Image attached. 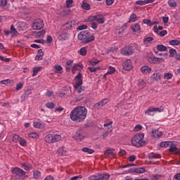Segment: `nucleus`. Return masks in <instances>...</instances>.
Masks as SVG:
<instances>
[{"mask_svg":"<svg viewBox=\"0 0 180 180\" xmlns=\"http://www.w3.org/2000/svg\"><path fill=\"white\" fill-rule=\"evenodd\" d=\"M103 106V105H102L101 101H100V102H98V103H96V104L94 105L95 109H99L100 108H102Z\"/></svg>","mask_w":180,"mask_h":180,"instance_id":"60","label":"nucleus"},{"mask_svg":"<svg viewBox=\"0 0 180 180\" xmlns=\"http://www.w3.org/2000/svg\"><path fill=\"white\" fill-rule=\"evenodd\" d=\"M82 151L84 153H87L88 154H94V153H95V150H94V149H91L87 147L83 148Z\"/></svg>","mask_w":180,"mask_h":180,"instance_id":"32","label":"nucleus"},{"mask_svg":"<svg viewBox=\"0 0 180 180\" xmlns=\"http://www.w3.org/2000/svg\"><path fill=\"white\" fill-rule=\"evenodd\" d=\"M23 88V83H19L16 86V91H20Z\"/></svg>","mask_w":180,"mask_h":180,"instance_id":"62","label":"nucleus"},{"mask_svg":"<svg viewBox=\"0 0 180 180\" xmlns=\"http://www.w3.org/2000/svg\"><path fill=\"white\" fill-rule=\"evenodd\" d=\"M74 63L73 60H69L66 62V72H70V71H71V68H72V63Z\"/></svg>","mask_w":180,"mask_h":180,"instance_id":"21","label":"nucleus"},{"mask_svg":"<svg viewBox=\"0 0 180 180\" xmlns=\"http://www.w3.org/2000/svg\"><path fill=\"white\" fill-rule=\"evenodd\" d=\"M87 70H90V72H96V71H99V68L89 67Z\"/></svg>","mask_w":180,"mask_h":180,"instance_id":"56","label":"nucleus"},{"mask_svg":"<svg viewBox=\"0 0 180 180\" xmlns=\"http://www.w3.org/2000/svg\"><path fill=\"white\" fill-rule=\"evenodd\" d=\"M146 169L144 167L135 168V174H144Z\"/></svg>","mask_w":180,"mask_h":180,"instance_id":"34","label":"nucleus"},{"mask_svg":"<svg viewBox=\"0 0 180 180\" xmlns=\"http://www.w3.org/2000/svg\"><path fill=\"white\" fill-rule=\"evenodd\" d=\"M58 154L59 155H65V154H67V150H65V149H64V148H60L58 151H57Z\"/></svg>","mask_w":180,"mask_h":180,"instance_id":"33","label":"nucleus"},{"mask_svg":"<svg viewBox=\"0 0 180 180\" xmlns=\"http://www.w3.org/2000/svg\"><path fill=\"white\" fill-rule=\"evenodd\" d=\"M169 150L170 151V153H174V154H178V153H179L178 148L172 144L169 146Z\"/></svg>","mask_w":180,"mask_h":180,"instance_id":"23","label":"nucleus"},{"mask_svg":"<svg viewBox=\"0 0 180 180\" xmlns=\"http://www.w3.org/2000/svg\"><path fill=\"white\" fill-rule=\"evenodd\" d=\"M10 32L13 34V36H18V31L16 30V28H15V26L11 25Z\"/></svg>","mask_w":180,"mask_h":180,"instance_id":"41","label":"nucleus"},{"mask_svg":"<svg viewBox=\"0 0 180 180\" xmlns=\"http://www.w3.org/2000/svg\"><path fill=\"white\" fill-rule=\"evenodd\" d=\"M12 174L15 175L18 178V179L25 180L29 178V175L26 174V172L19 167H15L11 169Z\"/></svg>","mask_w":180,"mask_h":180,"instance_id":"3","label":"nucleus"},{"mask_svg":"<svg viewBox=\"0 0 180 180\" xmlns=\"http://www.w3.org/2000/svg\"><path fill=\"white\" fill-rule=\"evenodd\" d=\"M136 5H141V6H143V5H147V0H139V1H136Z\"/></svg>","mask_w":180,"mask_h":180,"instance_id":"48","label":"nucleus"},{"mask_svg":"<svg viewBox=\"0 0 180 180\" xmlns=\"http://www.w3.org/2000/svg\"><path fill=\"white\" fill-rule=\"evenodd\" d=\"M153 40H154V38L147 37L144 39L143 43H144V44H149L150 43H151L153 41Z\"/></svg>","mask_w":180,"mask_h":180,"instance_id":"46","label":"nucleus"},{"mask_svg":"<svg viewBox=\"0 0 180 180\" xmlns=\"http://www.w3.org/2000/svg\"><path fill=\"white\" fill-rule=\"evenodd\" d=\"M44 27V21L41 18H38L34 20L32 23V29L34 30H40Z\"/></svg>","mask_w":180,"mask_h":180,"instance_id":"4","label":"nucleus"},{"mask_svg":"<svg viewBox=\"0 0 180 180\" xmlns=\"http://www.w3.org/2000/svg\"><path fill=\"white\" fill-rule=\"evenodd\" d=\"M176 1L178 0H169L168 5L170 8H175L176 6Z\"/></svg>","mask_w":180,"mask_h":180,"instance_id":"37","label":"nucleus"},{"mask_svg":"<svg viewBox=\"0 0 180 180\" xmlns=\"http://www.w3.org/2000/svg\"><path fill=\"white\" fill-rule=\"evenodd\" d=\"M46 33V31L42 30L39 32H38L36 34L37 37H42V36Z\"/></svg>","mask_w":180,"mask_h":180,"instance_id":"54","label":"nucleus"},{"mask_svg":"<svg viewBox=\"0 0 180 180\" xmlns=\"http://www.w3.org/2000/svg\"><path fill=\"white\" fill-rule=\"evenodd\" d=\"M95 40V37L94 35H91L90 37H88L85 41H84V44H88V43H91V41H94Z\"/></svg>","mask_w":180,"mask_h":180,"instance_id":"29","label":"nucleus"},{"mask_svg":"<svg viewBox=\"0 0 180 180\" xmlns=\"http://www.w3.org/2000/svg\"><path fill=\"white\" fill-rule=\"evenodd\" d=\"M148 60L150 64H160V63H164L163 58H158L154 56H150L148 57Z\"/></svg>","mask_w":180,"mask_h":180,"instance_id":"6","label":"nucleus"},{"mask_svg":"<svg viewBox=\"0 0 180 180\" xmlns=\"http://www.w3.org/2000/svg\"><path fill=\"white\" fill-rule=\"evenodd\" d=\"M148 158H150V160H153L154 158H161V155L158 153H151L148 155Z\"/></svg>","mask_w":180,"mask_h":180,"instance_id":"28","label":"nucleus"},{"mask_svg":"<svg viewBox=\"0 0 180 180\" xmlns=\"http://www.w3.org/2000/svg\"><path fill=\"white\" fill-rule=\"evenodd\" d=\"M62 137L60 134H53V143H58L61 140Z\"/></svg>","mask_w":180,"mask_h":180,"instance_id":"25","label":"nucleus"},{"mask_svg":"<svg viewBox=\"0 0 180 180\" xmlns=\"http://www.w3.org/2000/svg\"><path fill=\"white\" fill-rule=\"evenodd\" d=\"M22 168H23L25 171H31V169H33V166L29 163H22L21 164Z\"/></svg>","mask_w":180,"mask_h":180,"instance_id":"20","label":"nucleus"},{"mask_svg":"<svg viewBox=\"0 0 180 180\" xmlns=\"http://www.w3.org/2000/svg\"><path fill=\"white\" fill-rule=\"evenodd\" d=\"M82 8L84 10V11H90L91 9V5H89V4L85 2V1H84L82 4Z\"/></svg>","mask_w":180,"mask_h":180,"instance_id":"27","label":"nucleus"},{"mask_svg":"<svg viewBox=\"0 0 180 180\" xmlns=\"http://www.w3.org/2000/svg\"><path fill=\"white\" fill-rule=\"evenodd\" d=\"M74 23L72 22V21H69L62 26V30L63 32H67V30L72 29Z\"/></svg>","mask_w":180,"mask_h":180,"instance_id":"13","label":"nucleus"},{"mask_svg":"<svg viewBox=\"0 0 180 180\" xmlns=\"http://www.w3.org/2000/svg\"><path fill=\"white\" fill-rule=\"evenodd\" d=\"M171 144H172V143L170 142V141L161 142L160 143V147H162V148L169 147L171 146Z\"/></svg>","mask_w":180,"mask_h":180,"instance_id":"39","label":"nucleus"},{"mask_svg":"<svg viewBox=\"0 0 180 180\" xmlns=\"http://www.w3.org/2000/svg\"><path fill=\"white\" fill-rule=\"evenodd\" d=\"M143 22L145 25H148V26H151V20H150L144 19V20H143Z\"/></svg>","mask_w":180,"mask_h":180,"instance_id":"63","label":"nucleus"},{"mask_svg":"<svg viewBox=\"0 0 180 180\" xmlns=\"http://www.w3.org/2000/svg\"><path fill=\"white\" fill-rule=\"evenodd\" d=\"M157 50H158V51H167V46L159 44L157 46Z\"/></svg>","mask_w":180,"mask_h":180,"instance_id":"38","label":"nucleus"},{"mask_svg":"<svg viewBox=\"0 0 180 180\" xmlns=\"http://www.w3.org/2000/svg\"><path fill=\"white\" fill-rule=\"evenodd\" d=\"M144 140V134H137L131 139L132 145L135 147H141L146 144Z\"/></svg>","mask_w":180,"mask_h":180,"instance_id":"2","label":"nucleus"},{"mask_svg":"<svg viewBox=\"0 0 180 180\" xmlns=\"http://www.w3.org/2000/svg\"><path fill=\"white\" fill-rule=\"evenodd\" d=\"M44 123H42L39 120H35L33 122V127L35 129H44L45 127Z\"/></svg>","mask_w":180,"mask_h":180,"instance_id":"15","label":"nucleus"},{"mask_svg":"<svg viewBox=\"0 0 180 180\" xmlns=\"http://www.w3.org/2000/svg\"><path fill=\"white\" fill-rule=\"evenodd\" d=\"M141 72H143L145 75L147 74H150L151 72V68L149 66L145 65L142 66L141 68Z\"/></svg>","mask_w":180,"mask_h":180,"instance_id":"19","label":"nucleus"},{"mask_svg":"<svg viewBox=\"0 0 180 180\" xmlns=\"http://www.w3.org/2000/svg\"><path fill=\"white\" fill-rule=\"evenodd\" d=\"M131 29L134 33H136V32H139V30L141 29L140 24H135L134 26L131 27Z\"/></svg>","mask_w":180,"mask_h":180,"instance_id":"30","label":"nucleus"},{"mask_svg":"<svg viewBox=\"0 0 180 180\" xmlns=\"http://www.w3.org/2000/svg\"><path fill=\"white\" fill-rule=\"evenodd\" d=\"M122 67L125 71H130L133 70V63L131 62V60L127 59L124 60L122 63Z\"/></svg>","mask_w":180,"mask_h":180,"instance_id":"7","label":"nucleus"},{"mask_svg":"<svg viewBox=\"0 0 180 180\" xmlns=\"http://www.w3.org/2000/svg\"><path fill=\"white\" fill-rule=\"evenodd\" d=\"M43 56H44V53L43 52L42 49H39L38 51L37 55L36 56V60H43Z\"/></svg>","mask_w":180,"mask_h":180,"instance_id":"24","label":"nucleus"},{"mask_svg":"<svg viewBox=\"0 0 180 180\" xmlns=\"http://www.w3.org/2000/svg\"><path fill=\"white\" fill-rule=\"evenodd\" d=\"M169 44L171 46H179L180 41L178 39H173V40L169 41Z\"/></svg>","mask_w":180,"mask_h":180,"instance_id":"40","label":"nucleus"},{"mask_svg":"<svg viewBox=\"0 0 180 180\" xmlns=\"http://www.w3.org/2000/svg\"><path fill=\"white\" fill-rule=\"evenodd\" d=\"M55 70L56 71H58L57 72L58 74H60V71H62V70H63V66H61V65H56V66H55Z\"/></svg>","mask_w":180,"mask_h":180,"instance_id":"61","label":"nucleus"},{"mask_svg":"<svg viewBox=\"0 0 180 180\" xmlns=\"http://www.w3.org/2000/svg\"><path fill=\"white\" fill-rule=\"evenodd\" d=\"M104 154L106 155L107 154L108 155H113V150L112 149H108L104 151Z\"/></svg>","mask_w":180,"mask_h":180,"instance_id":"58","label":"nucleus"},{"mask_svg":"<svg viewBox=\"0 0 180 180\" xmlns=\"http://www.w3.org/2000/svg\"><path fill=\"white\" fill-rule=\"evenodd\" d=\"M72 4H74V0H68L66 1L67 8H72Z\"/></svg>","mask_w":180,"mask_h":180,"instance_id":"51","label":"nucleus"},{"mask_svg":"<svg viewBox=\"0 0 180 180\" xmlns=\"http://www.w3.org/2000/svg\"><path fill=\"white\" fill-rule=\"evenodd\" d=\"M32 90H27L22 96L21 98L25 101V99H27L29 98V95H31Z\"/></svg>","mask_w":180,"mask_h":180,"instance_id":"35","label":"nucleus"},{"mask_svg":"<svg viewBox=\"0 0 180 180\" xmlns=\"http://www.w3.org/2000/svg\"><path fill=\"white\" fill-rule=\"evenodd\" d=\"M19 143L22 147H26V146H27V142L23 138L20 139Z\"/></svg>","mask_w":180,"mask_h":180,"instance_id":"45","label":"nucleus"},{"mask_svg":"<svg viewBox=\"0 0 180 180\" xmlns=\"http://www.w3.org/2000/svg\"><path fill=\"white\" fill-rule=\"evenodd\" d=\"M44 141H46V143H48V144H53V134H46L44 137Z\"/></svg>","mask_w":180,"mask_h":180,"instance_id":"18","label":"nucleus"},{"mask_svg":"<svg viewBox=\"0 0 180 180\" xmlns=\"http://www.w3.org/2000/svg\"><path fill=\"white\" fill-rule=\"evenodd\" d=\"M172 77L173 75L172 73H165V79H172Z\"/></svg>","mask_w":180,"mask_h":180,"instance_id":"52","label":"nucleus"},{"mask_svg":"<svg viewBox=\"0 0 180 180\" xmlns=\"http://www.w3.org/2000/svg\"><path fill=\"white\" fill-rule=\"evenodd\" d=\"M110 175L108 174H98L89 177V180H109Z\"/></svg>","mask_w":180,"mask_h":180,"instance_id":"5","label":"nucleus"},{"mask_svg":"<svg viewBox=\"0 0 180 180\" xmlns=\"http://www.w3.org/2000/svg\"><path fill=\"white\" fill-rule=\"evenodd\" d=\"M75 139H76V140H79V141H82V139H84V135H82V134H77L75 136Z\"/></svg>","mask_w":180,"mask_h":180,"instance_id":"47","label":"nucleus"},{"mask_svg":"<svg viewBox=\"0 0 180 180\" xmlns=\"http://www.w3.org/2000/svg\"><path fill=\"white\" fill-rule=\"evenodd\" d=\"M113 124V122H108V123H105V124H104V127H107L108 129H112V125Z\"/></svg>","mask_w":180,"mask_h":180,"instance_id":"57","label":"nucleus"},{"mask_svg":"<svg viewBox=\"0 0 180 180\" xmlns=\"http://www.w3.org/2000/svg\"><path fill=\"white\" fill-rule=\"evenodd\" d=\"M88 115V110L84 106L76 107L70 112V119L73 122H77V123H81L86 119V115Z\"/></svg>","mask_w":180,"mask_h":180,"instance_id":"1","label":"nucleus"},{"mask_svg":"<svg viewBox=\"0 0 180 180\" xmlns=\"http://www.w3.org/2000/svg\"><path fill=\"white\" fill-rule=\"evenodd\" d=\"M96 22H98L100 25H103V23H105V15L103 14L96 15Z\"/></svg>","mask_w":180,"mask_h":180,"instance_id":"14","label":"nucleus"},{"mask_svg":"<svg viewBox=\"0 0 180 180\" xmlns=\"http://www.w3.org/2000/svg\"><path fill=\"white\" fill-rule=\"evenodd\" d=\"M46 108H49V109H53L54 108V103L53 102H48L46 104Z\"/></svg>","mask_w":180,"mask_h":180,"instance_id":"55","label":"nucleus"},{"mask_svg":"<svg viewBox=\"0 0 180 180\" xmlns=\"http://www.w3.org/2000/svg\"><path fill=\"white\" fill-rule=\"evenodd\" d=\"M41 71V67H36L33 68V74H32V77H36V75H37V73Z\"/></svg>","mask_w":180,"mask_h":180,"instance_id":"36","label":"nucleus"},{"mask_svg":"<svg viewBox=\"0 0 180 180\" xmlns=\"http://www.w3.org/2000/svg\"><path fill=\"white\" fill-rule=\"evenodd\" d=\"M121 53L123 56H131L134 51H133V48L131 46H127L122 49Z\"/></svg>","mask_w":180,"mask_h":180,"instance_id":"11","label":"nucleus"},{"mask_svg":"<svg viewBox=\"0 0 180 180\" xmlns=\"http://www.w3.org/2000/svg\"><path fill=\"white\" fill-rule=\"evenodd\" d=\"M82 84H83L82 79H79L76 82V84L74 86V88H75L76 89H78V88H79V86H81Z\"/></svg>","mask_w":180,"mask_h":180,"instance_id":"49","label":"nucleus"},{"mask_svg":"<svg viewBox=\"0 0 180 180\" xmlns=\"http://www.w3.org/2000/svg\"><path fill=\"white\" fill-rule=\"evenodd\" d=\"M20 136H19V135L18 134H15L13 136V141L14 143H18V141H20Z\"/></svg>","mask_w":180,"mask_h":180,"instance_id":"50","label":"nucleus"},{"mask_svg":"<svg viewBox=\"0 0 180 180\" xmlns=\"http://www.w3.org/2000/svg\"><path fill=\"white\" fill-rule=\"evenodd\" d=\"M115 72H116V68L110 66L108 68V71L104 75V78H106V75L115 74Z\"/></svg>","mask_w":180,"mask_h":180,"instance_id":"22","label":"nucleus"},{"mask_svg":"<svg viewBox=\"0 0 180 180\" xmlns=\"http://www.w3.org/2000/svg\"><path fill=\"white\" fill-rule=\"evenodd\" d=\"M136 19H137V15L136 14H132L129 18V22H136Z\"/></svg>","mask_w":180,"mask_h":180,"instance_id":"53","label":"nucleus"},{"mask_svg":"<svg viewBox=\"0 0 180 180\" xmlns=\"http://www.w3.org/2000/svg\"><path fill=\"white\" fill-rule=\"evenodd\" d=\"M44 180H54V177L51 175L46 176Z\"/></svg>","mask_w":180,"mask_h":180,"instance_id":"64","label":"nucleus"},{"mask_svg":"<svg viewBox=\"0 0 180 180\" xmlns=\"http://www.w3.org/2000/svg\"><path fill=\"white\" fill-rule=\"evenodd\" d=\"M86 48L82 47L79 51H78V53L80 54V56H86Z\"/></svg>","mask_w":180,"mask_h":180,"instance_id":"43","label":"nucleus"},{"mask_svg":"<svg viewBox=\"0 0 180 180\" xmlns=\"http://www.w3.org/2000/svg\"><path fill=\"white\" fill-rule=\"evenodd\" d=\"M169 57H175L178 53H176V50L174 49H170L169 51Z\"/></svg>","mask_w":180,"mask_h":180,"instance_id":"42","label":"nucleus"},{"mask_svg":"<svg viewBox=\"0 0 180 180\" xmlns=\"http://www.w3.org/2000/svg\"><path fill=\"white\" fill-rule=\"evenodd\" d=\"M8 5V0H0L1 6H6Z\"/></svg>","mask_w":180,"mask_h":180,"instance_id":"59","label":"nucleus"},{"mask_svg":"<svg viewBox=\"0 0 180 180\" xmlns=\"http://www.w3.org/2000/svg\"><path fill=\"white\" fill-rule=\"evenodd\" d=\"M164 110V108L162 107L160 108H149L146 111H145L146 115L148 116H153L154 112H161Z\"/></svg>","mask_w":180,"mask_h":180,"instance_id":"8","label":"nucleus"},{"mask_svg":"<svg viewBox=\"0 0 180 180\" xmlns=\"http://www.w3.org/2000/svg\"><path fill=\"white\" fill-rule=\"evenodd\" d=\"M78 67H80L81 68H82V67H84L82 65H79L78 63H75L73 66L72 65V72H74V71H77V70H78Z\"/></svg>","mask_w":180,"mask_h":180,"instance_id":"44","label":"nucleus"},{"mask_svg":"<svg viewBox=\"0 0 180 180\" xmlns=\"http://www.w3.org/2000/svg\"><path fill=\"white\" fill-rule=\"evenodd\" d=\"M28 137H30V139H33L34 140H37L40 136L37 132H32L28 134Z\"/></svg>","mask_w":180,"mask_h":180,"instance_id":"26","label":"nucleus"},{"mask_svg":"<svg viewBox=\"0 0 180 180\" xmlns=\"http://www.w3.org/2000/svg\"><path fill=\"white\" fill-rule=\"evenodd\" d=\"M41 176V172H39L38 170H35L33 172V178L34 179H39Z\"/></svg>","mask_w":180,"mask_h":180,"instance_id":"31","label":"nucleus"},{"mask_svg":"<svg viewBox=\"0 0 180 180\" xmlns=\"http://www.w3.org/2000/svg\"><path fill=\"white\" fill-rule=\"evenodd\" d=\"M17 29L19 30V32H24V30H26L27 27H29V25L25 22H19L16 25Z\"/></svg>","mask_w":180,"mask_h":180,"instance_id":"12","label":"nucleus"},{"mask_svg":"<svg viewBox=\"0 0 180 180\" xmlns=\"http://www.w3.org/2000/svg\"><path fill=\"white\" fill-rule=\"evenodd\" d=\"M69 37L70 35L68 34V32L63 31L58 33V39L60 41H64L65 40H68Z\"/></svg>","mask_w":180,"mask_h":180,"instance_id":"10","label":"nucleus"},{"mask_svg":"<svg viewBox=\"0 0 180 180\" xmlns=\"http://www.w3.org/2000/svg\"><path fill=\"white\" fill-rule=\"evenodd\" d=\"M152 136L155 139H158L162 136V132L159 131L158 129H153L152 130Z\"/></svg>","mask_w":180,"mask_h":180,"instance_id":"17","label":"nucleus"},{"mask_svg":"<svg viewBox=\"0 0 180 180\" xmlns=\"http://www.w3.org/2000/svg\"><path fill=\"white\" fill-rule=\"evenodd\" d=\"M88 37H89V32L86 30L80 32L77 35L78 40H80L82 43H84Z\"/></svg>","mask_w":180,"mask_h":180,"instance_id":"9","label":"nucleus"},{"mask_svg":"<svg viewBox=\"0 0 180 180\" xmlns=\"http://www.w3.org/2000/svg\"><path fill=\"white\" fill-rule=\"evenodd\" d=\"M150 79H152L153 82H158V81L161 79V73H153L150 77Z\"/></svg>","mask_w":180,"mask_h":180,"instance_id":"16","label":"nucleus"}]
</instances>
